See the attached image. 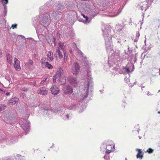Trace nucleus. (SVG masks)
<instances>
[{
  "label": "nucleus",
  "instance_id": "1",
  "mask_svg": "<svg viewBox=\"0 0 160 160\" xmlns=\"http://www.w3.org/2000/svg\"><path fill=\"white\" fill-rule=\"evenodd\" d=\"M102 30L103 35L105 41L106 49L108 52H110L112 50V36L111 34V31L105 28L104 29H102Z\"/></svg>",
  "mask_w": 160,
  "mask_h": 160
},
{
  "label": "nucleus",
  "instance_id": "2",
  "mask_svg": "<svg viewBox=\"0 0 160 160\" xmlns=\"http://www.w3.org/2000/svg\"><path fill=\"white\" fill-rule=\"evenodd\" d=\"M92 78L89 77L88 78L87 82L85 83V88L86 89L83 90L82 93L80 94V101L82 102L86 98L88 95V89L89 87L92 86Z\"/></svg>",
  "mask_w": 160,
  "mask_h": 160
},
{
  "label": "nucleus",
  "instance_id": "3",
  "mask_svg": "<svg viewBox=\"0 0 160 160\" xmlns=\"http://www.w3.org/2000/svg\"><path fill=\"white\" fill-rule=\"evenodd\" d=\"M78 2L77 0V7L80 10L85 12L86 13H90L91 10L90 8V5L87 3L88 1L80 0Z\"/></svg>",
  "mask_w": 160,
  "mask_h": 160
},
{
  "label": "nucleus",
  "instance_id": "4",
  "mask_svg": "<svg viewBox=\"0 0 160 160\" xmlns=\"http://www.w3.org/2000/svg\"><path fill=\"white\" fill-rule=\"evenodd\" d=\"M126 58V56L124 58V56L121 53L120 51L119 50H115L112 54V56L108 58L109 61H112L114 63L116 62L119 61L122 59Z\"/></svg>",
  "mask_w": 160,
  "mask_h": 160
},
{
  "label": "nucleus",
  "instance_id": "5",
  "mask_svg": "<svg viewBox=\"0 0 160 160\" xmlns=\"http://www.w3.org/2000/svg\"><path fill=\"white\" fill-rule=\"evenodd\" d=\"M63 72V71L62 69L61 68H59L55 75L53 77V81L56 82V81H58L59 80V82L60 84H65L66 82V77H64L60 79V76Z\"/></svg>",
  "mask_w": 160,
  "mask_h": 160
},
{
  "label": "nucleus",
  "instance_id": "6",
  "mask_svg": "<svg viewBox=\"0 0 160 160\" xmlns=\"http://www.w3.org/2000/svg\"><path fill=\"white\" fill-rule=\"evenodd\" d=\"M64 55L63 61L62 63H65L67 60L68 58V55L66 53L65 50H62L58 48H56V53L55 55L56 57H58L60 59L62 58Z\"/></svg>",
  "mask_w": 160,
  "mask_h": 160
},
{
  "label": "nucleus",
  "instance_id": "7",
  "mask_svg": "<svg viewBox=\"0 0 160 160\" xmlns=\"http://www.w3.org/2000/svg\"><path fill=\"white\" fill-rule=\"evenodd\" d=\"M19 123L21 125L22 128L26 133L29 132L30 130L29 122L26 120L24 121L21 120L19 121Z\"/></svg>",
  "mask_w": 160,
  "mask_h": 160
},
{
  "label": "nucleus",
  "instance_id": "8",
  "mask_svg": "<svg viewBox=\"0 0 160 160\" xmlns=\"http://www.w3.org/2000/svg\"><path fill=\"white\" fill-rule=\"evenodd\" d=\"M42 18L41 20V24L44 27L48 26L50 24V20L47 14H45L42 16Z\"/></svg>",
  "mask_w": 160,
  "mask_h": 160
},
{
  "label": "nucleus",
  "instance_id": "9",
  "mask_svg": "<svg viewBox=\"0 0 160 160\" xmlns=\"http://www.w3.org/2000/svg\"><path fill=\"white\" fill-rule=\"evenodd\" d=\"M63 93L66 94H69L72 92V87L69 85L64 86L62 88Z\"/></svg>",
  "mask_w": 160,
  "mask_h": 160
},
{
  "label": "nucleus",
  "instance_id": "10",
  "mask_svg": "<svg viewBox=\"0 0 160 160\" xmlns=\"http://www.w3.org/2000/svg\"><path fill=\"white\" fill-rule=\"evenodd\" d=\"M79 70L80 68L77 62H75L72 68V73L74 75H77L79 73Z\"/></svg>",
  "mask_w": 160,
  "mask_h": 160
},
{
  "label": "nucleus",
  "instance_id": "11",
  "mask_svg": "<svg viewBox=\"0 0 160 160\" xmlns=\"http://www.w3.org/2000/svg\"><path fill=\"white\" fill-rule=\"evenodd\" d=\"M149 0H147V1L142 2L140 4V6L141 7V9L142 10L146 11L149 7L150 4L149 2Z\"/></svg>",
  "mask_w": 160,
  "mask_h": 160
},
{
  "label": "nucleus",
  "instance_id": "12",
  "mask_svg": "<svg viewBox=\"0 0 160 160\" xmlns=\"http://www.w3.org/2000/svg\"><path fill=\"white\" fill-rule=\"evenodd\" d=\"M68 81L72 85L76 86L78 82L76 79L72 76H69L67 78Z\"/></svg>",
  "mask_w": 160,
  "mask_h": 160
},
{
  "label": "nucleus",
  "instance_id": "13",
  "mask_svg": "<svg viewBox=\"0 0 160 160\" xmlns=\"http://www.w3.org/2000/svg\"><path fill=\"white\" fill-rule=\"evenodd\" d=\"M11 139V138L8 137V136H2V138L0 139V142H5L8 144H10L13 143V142Z\"/></svg>",
  "mask_w": 160,
  "mask_h": 160
},
{
  "label": "nucleus",
  "instance_id": "14",
  "mask_svg": "<svg viewBox=\"0 0 160 160\" xmlns=\"http://www.w3.org/2000/svg\"><path fill=\"white\" fill-rule=\"evenodd\" d=\"M66 110L64 107H62L61 108L60 110L57 111V113L60 115L63 113V115L62 116V118L64 120H68L69 119V115L68 114H64Z\"/></svg>",
  "mask_w": 160,
  "mask_h": 160
},
{
  "label": "nucleus",
  "instance_id": "15",
  "mask_svg": "<svg viewBox=\"0 0 160 160\" xmlns=\"http://www.w3.org/2000/svg\"><path fill=\"white\" fill-rule=\"evenodd\" d=\"M121 10L119 9L118 11L117 9H113L112 10H110L108 15L111 17H114L117 16L120 13Z\"/></svg>",
  "mask_w": 160,
  "mask_h": 160
},
{
  "label": "nucleus",
  "instance_id": "16",
  "mask_svg": "<svg viewBox=\"0 0 160 160\" xmlns=\"http://www.w3.org/2000/svg\"><path fill=\"white\" fill-rule=\"evenodd\" d=\"M61 16V12H58V14L56 15V12H54L53 11H51L50 12L49 17L50 18H52L55 19H57Z\"/></svg>",
  "mask_w": 160,
  "mask_h": 160
},
{
  "label": "nucleus",
  "instance_id": "17",
  "mask_svg": "<svg viewBox=\"0 0 160 160\" xmlns=\"http://www.w3.org/2000/svg\"><path fill=\"white\" fill-rule=\"evenodd\" d=\"M51 93L55 95H57L59 92L58 88L55 85L52 86L50 88Z\"/></svg>",
  "mask_w": 160,
  "mask_h": 160
},
{
  "label": "nucleus",
  "instance_id": "18",
  "mask_svg": "<svg viewBox=\"0 0 160 160\" xmlns=\"http://www.w3.org/2000/svg\"><path fill=\"white\" fill-rule=\"evenodd\" d=\"M38 93L43 96L46 95L47 94L48 92L45 87H43L39 88L38 91Z\"/></svg>",
  "mask_w": 160,
  "mask_h": 160
},
{
  "label": "nucleus",
  "instance_id": "19",
  "mask_svg": "<svg viewBox=\"0 0 160 160\" xmlns=\"http://www.w3.org/2000/svg\"><path fill=\"white\" fill-rule=\"evenodd\" d=\"M19 98L15 97L10 100L8 102V104L9 105H12L15 104L19 101Z\"/></svg>",
  "mask_w": 160,
  "mask_h": 160
},
{
  "label": "nucleus",
  "instance_id": "20",
  "mask_svg": "<svg viewBox=\"0 0 160 160\" xmlns=\"http://www.w3.org/2000/svg\"><path fill=\"white\" fill-rule=\"evenodd\" d=\"M14 67L17 70H19L20 69V62L17 58H15L14 59Z\"/></svg>",
  "mask_w": 160,
  "mask_h": 160
},
{
  "label": "nucleus",
  "instance_id": "21",
  "mask_svg": "<svg viewBox=\"0 0 160 160\" xmlns=\"http://www.w3.org/2000/svg\"><path fill=\"white\" fill-rule=\"evenodd\" d=\"M83 17L85 18V20H82L81 21L85 24H87L89 23L91 20L92 18H88L87 16H86L84 14H82Z\"/></svg>",
  "mask_w": 160,
  "mask_h": 160
},
{
  "label": "nucleus",
  "instance_id": "22",
  "mask_svg": "<svg viewBox=\"0 0 160 160\" xmlns=\"http://www.w3.org/2000/svg\"><path fill=\"white\" fill-rule=\"evenodd\" d=\"M7 60L8 62L10 64L12 63V60L13 59V57L12 56L10 55L8 53L6 54Z\"/></svg>",
  "mask_w": 160,
  "mask_h": 160
},
{
  "label": "nucleus",
  "instance_id": "23",
  "mask_svg": "<svg viewBox=\"0 0 160 160\" xmlns=\"http://www.w3.org/2000/svg\"><path fill=\"white\" fill-rule=\"evenodd\" d=\"M47 57L48 58V60L49 61H52L53 59V54L52 52H49L47 54Z\"/></svg>",
  "mask_w": 160,
  "mask_h": 160
},
{
  "label": "nucleus",
  "instance_id": "24",
  "mask_svg": "<svg viewBox=\"0 0 160 160\" xmlns=\"http://www.w3.org/2000/svg\"><path fill=\"white\" fill-rule=\"evenodd\" d=\"M136 150L138 151V152L137 155V158H139L140 159H142L143 157V155L141 154L142 153V151H141V150L139 149H137Z\"/></svg>",
  "mask_w": 160,
  "mask_h": 160
},
{
  "label": "nucleus",
  "instance_id": "25",
  "mask_svg": "<svg viewBox=\"0 0 160 160\" xmlns=\"http://www.w3.org/2000/svg\"><path fill=\"white\" fill-rule=\"evenodd\" d=\"M106 145L105 144H103L102 145V146L100 148L101 149V150H103L102 149V148H104L103 149V150L104 149H106V152L108 154L109 153L111 152V150L109 149L108 148H106Z\"/></svg>",
  "mask_w": 160,
  "mask_h": 160
},
{
  "label": "nucleus",
  "instance_id": "26",
  "mask_svg": "<svg viewBox=\"0 0 160 160\" xmlns=\"http://www.w3.org/2000/svg\"><path fill=\"white\" fill-rule=\"evenodd\" d=\"M58 46L56 48H58L62 50H65V46L64 45V43L62 42H59L58 43Z\"/></svg>",
  "mask_w": 160,
  "mask_h": 160
},
{
  "label": "nucleus",
  "instance_id": "27",
  "mask_svg": "<svg viewBox=\"0 0 160 160\" xmlns=\"http://www.w3.org/2000/svg\"><path fill=\"white\" fill-rule=\"evenodd\" d=\"M1 2L4 7H7L6 5L8 3V0H1Z\"/></svg>",
  "mask_w": 160,
  "mask_h": 160
},
{
  "label": "nucleus",
  "instance_id": "28",
  "mask_svg": "<svg viewBox=\"0 0 160 160\" xmlns=\"http://www.w3.org/2000/svg\"><path fill=\"white\" fill-rule=\"evenodd\" d=\"M45 61H46V59L44 57H42L41 59V63L42 65V67H43V64H45Z\"/></svg>",
  "mask_w": 160,
  "mask_h": 160
},
{
  "label": "nucleus",
  "instance_id": "29",
  "mask_svg": "<svg viewBox=\"0 0 160 160\" xmlns=\"http://www.w3.org/2000/svg\"><path fill=\"white\" fill-rule=\"evenodd\" d=\"M7 106L6 105L4 104H1L0 105V109L1 111L4 110L6 108Z\"/></svg>",
  "mask_w": 160,
  "mask_h": 160
},
{
  "label": "nucleus",
  "instance_id": "30",
  "mask_svg": "<svg viewBox=\"0 0 160 160\" xmlns=\"http://www.w3.org/2000/svg\"><path fill=\"white\" fill-rule=\"evenodd\" d=\"M46 67H48L49 69L52 68V66L49 64L48 62H46L45 64Z\"/></svg>",
  "mask_w": 160,
  "mask_h": 160
},
{
  "label": "nucleus",
  "instance_id": "31",
  "mask_svg": "<svg viewBox=\"0 0 160 160\" xmlns=\"http://www.w3.org/2000/svg\"><path fill=\"white\" fill-rule=\"evenodd\" d=\"M140 35V34L139 32H138L136 33V38L134 40L135 42H136L138 41V38L139 37Z\"/></svg>",
  "mask_w": 160,
  "mask_h": 160
},
{
  "label": "nucleus",
  "instance_id": "32",
  "mask_svg": "<svg viewBox=\"0 0 160 160\" xmlns=\"http://www.w3.org/2000/svg\"><path fill=\"white\" fill-rule=\"evenodd\" d=\"M153 150L151 148H149L148 149L147 152H148L149 153H151L153 152Z\"/></svg>",
  "mask_w": 160,
  "mask_h": 160
},
{
  "label": "nucleus",
  "instance_id": "33",
  "mask_svg": "<svg viewBox=\"0 0 160 160\" xmlns=\"http://www.w3.org/2000/svg\"><path fill=\"white\" fill-rule=\"evenodd\" d=\"M112 147V145H107V146L106 147V148H108L109 149L111 150Z\"/></svg>",
  "mask_w": 160,
  "mask_h": 160
},
{
  "label": "nucleus",
  "instance_id": "34",
  "mask_svg": "<svg viewBox=\"0 0 160 160\" xmlns=\"http://www.w3.org/2000/svg\"><path fill=\"white\" fill-rule=\"evenodd\" d=\"M60 36V32H59L57 33V34L56 38L57 39H58L59 38Z\"/></svg>",
  "mask_w": 160,
  "mask_h": 160
},
{
  "label": "nucleus",
  "instance_id": "35",
  "mask_svg": "<svg viewBox=\"0 0 160 160\" xmlns=\"http://www.w3.org/2000/svg\"><path fill=\"white\" fill-rule=\"evenodd\" d=\"M4 10L5 12V15H4V17L5 16L7 15V7H4Z\"/></svg>",
  "mask_w": 160,
  "mask_h": 160
},
{
  "label": "nucleus",
  "instance_id": "36",
  "mask_svg": "<svg viewBox=\"0 0 160 160\" xmlns=\"http://www.w3.org/2000/svg\"><path fill=\"white\" fill-rule=\"evenodd\" d=\"M47 79L48 78H46L44 80H42L40 82L41 85H42V84H43V83L45 82V81H46Z\"/></svg>",
  "mask_w": 160,
  "mask_h": 160
},
{
  "label": "nucleus",
  "instance_id": "37",
  "mask_svg": "<svg viewBox=\"0 0 160 160\" xmlns=\"http://www.w3.org/2000/svg\"><path fill=\"white\" fill-rule=\"evenodd\" d=\"M124 69H125V70L126 71L128 72V73H129L130 72V71L129 70V69L128 68H127V67H125L124 68Z\"/></svg>",
  "mask_w": 160,
  "mask_h": 160
},
{
  "label": "nucleus",
  "instance_id": "38",
  "mask_svg": "<svg viewBox=\"0 0 160 160\" xmlns=\"http://www.w3.org/2000/svg\"><path fill=\"white\" fill-rule=\"evenodd\" d=\"M17 24H13L12 25L11 27L13 29H14L15 28H17Z\"/></svg>",
  "mask_w": 160,
  "mask_h": 160
},
{
  "label": "nucleus",
  "instance_id": "39",
  "mask_svg": "<svg viewBox=\"0 0 160 160\" xmlns=\"http://www.w3.org/2000/svg\"><path fill=\"white\" fill-rule=\"evenodd\" d=\"M75 107V105H73L72 106V107L71 108L69 107V109L71 110H73V109Z\"/></svg>",
  "mask_w": 160,
  "mask_h": 160
},
{
  "label": "nucleus",
  "instance_id": "40",
  "mask_svg": "<svg viewBox=\"0 0 160 160\" xmlns=\"http://www.w3.org/2000/svg\"><path fill=\"white\" fill-rule=\"evenodd\" d=\"M33 62L31 60H29L28 62V64H30V65H32V64Z\"/></svg>",
  "mask_w": 160,
  "mask_h": 160
},
{
  "label": "nucleus",
  "instance_id": "41",
  "mask_svg": "<svg viewBox=\"0 0 160 160\" xmlns=\"http://www.w3.org/2000/svg\"><path fill=\"white\" fill-rule=\"evenodd\" d=\"M5 92L3 91L0 88V94H2L4 93Z\"/></svg>",
  "mask_w": 160,
  "mask_h": 160
},
{
  "label": "nucleus",
  "instance_id": "42",
  "mask_svg": "<svg viewBox=\"0 0 160 160\" xmlns=\"http://www.w3.org/2000/svg\"><path fill=\"white\" fill-rule=\"evenodd\" d=\"M147 95L149 96H151L152 95V94L151 93H150L149 91H148L147 92Z\"/></svg>",
  "mask_w": 160,
  "mask_h": 160
},
{
  "label": "nucleus",
  "instance_id": "43",
  "mask_svg": "<svg viewBox=\"0 0 160 160\" xmlns=\"http://www.w3.org/2000/svg\"><path fill=\"white\" fill-rule=\"evenodd\" d=\"M126 40H125V41H123L122 40H120V41H118V42H119V43H121V44H122V42H124Z\"/></svg>",
  "mask_w": 160,
  "mask_h": 160
},
{
  "label": "nucleus",
  "instance_id": "44",
  "mask_svg": "<svg viewBox=\"0 0 160 160\" xmlns=\"http://www.w3.org/2000/svg\"><path fill=\"white\" fill-rule=\"evenodd\" d=\"M36 32H37V33H38V32H39V31L40 30H39V29H38V27H36Z\"/></svg>",
  "mask_w": 160,
  "mask_h": 160
},
{
  "label": "nucleus",
  "instance_id": "45",
  "mask_svg": "<svg viewBox=\"0 0 160 160\" xmlns=\"http://www.w3.org/2000/svg\"><path fill=\"white\" fill-rule=\"evenodd\" d=\"M6 96H9L10 95V93L9 92H7L5 94Z\"/></svg>",
  "mask_w": 160,
  "mask_h": 160
},
{
  "label": "nucleus",
  "instance_id": "46",
  "mask_svg": "<svg viewBox=\"0 0 160 160\" xmlns=\"http://www.w3.org/2000/svg\"><path fill=\"white\" fill-rule=\"evenodd\" d=\"M18 36L20 37H21L22 38H25V37L23 36H22V35H19Z\"/></svg>",
  "mask_w": 160,
  "mask_h": 160
},
{
  "label": "nucleus",
  "instance_id": "47",
  "mask_svg": "<svg viewBox=\"0 0 160 160\" xmlns=\"http://www.w3.org/2000/svg\"><path fill=\"white\" fill-rule=\"evenodd\" d=\"M49 112H50V111H49ZM44 112L45 113H47V112H48V110H45Z\"/></svg>",
  "mask_w": 160,
  "mask_h": 160
},
{
  "label": "nucleus",
  "instance_id": "48",
  "mask_svg": "<svg viewBox=\"0 0 160 160\" xmlns=\"http://www.w3.org/2000/svg\"><path fill=\"white\" fill-rule=\"evenodd\" d=\"M2 51L0 50V55H2Z\"/></svg>",
  "mask_w": 160,
  "mask_h": 160
},
{
  "label": "nucleus",
  "instance_id": "49",
  "mask_svg": "<svg viewBox=\"0 0 160 160\" xmlns=\"http://www.w3.org/2000/svg\"><path fill=\"white\" fill-rule=\"evenodd\" d=\"M136 59L135 58V59H134V62H136Z\"/></svg>",
  "mask_w": 160,
  "mask_h": 160
},
{
  "label": "nucleus",
  "instance_id": "50",
  "mask_svg": "<svg viewBox=\"0 0 160 160\" xmlns=\"http://www.w3.org/2000/svg\"><path fill=\"white\" fill-rule=\"evenodd\" d=\"M139 130H140V129H138V130H137V132H138L139 131Z\"/></svg>",
  "mask_w": 160,
  "mask_h": 160
},
{
  "label": "nucleus",
  "instance_id": "51",
  "mask_svg": "<svg viewBox=\"0 0 160 160\" xmlns=\"http://www.w3.org/2000/svg\"><path fill=\"white\" fill-rule=\"evenodd\" d=\"M139 139H141V137H140V136H139Z\"/></svg>",
  "mask_w": 160,
  "mask_h": 160
},
{
  "label": "nucleus",
  "instance_id": "52",
  "mask_svg": "<svg viewBox=\"0 0 160 160\" xmlns=\"http://www.w3.org/2000/svg\"><path fill=\"white\" fill-rule=\"evenodd\" d=\"M159 74L160 75V69L159 70Z\"/></svg>",
  "mask_w": 160,
  "mask_h": 160
},
{
  "label": "nucleus",
  "instance_id": "53",
  "mask_svg": "<svg viewBox=\"0 0 160 160\" xmlns=\"http://www.w3.org/2000/svg\"><path fill=\"white\" fill-rule=\"evenodd\" d=\"M132 67H133V68L134 69V66L133 65H132Z\"/></svg>",
  "mask_w": 160,
  "mask_h": 160
},
{
  "label": "nucleus",
  "instance_id": "54",
  "mask_svg": "<svg viewBox=\"0 0 160 160\" xmlns=\"http://www.w3.org/2000/svg\"><path fill=\"white\" fill-rule=\"evenodd\" d=\"M144 87H144V86H143V87H142V88H144Z\"/></svg>",
  "mask_w": 160,
  "mask_h": 160
},
{
  "label": "nucleus",
  "instance_id": "55",
  "mask_svg": "<svg viewBox=\"0 0 160 160\" xmlns=\"http://www.w3.org/2000/svg\"><path fill=\"white\" fill-rule=\"evenodd\" d=\"M104 158L105 159H106V157H105V156H104Z\"/></svg>",
  "mask_w": 160,
  "mask_h": 160
},
{
  "label": "nucleus",
  "instance_id": "56",
  "mask_svg": "<svg viewBox=\"0 0 160 160\" xmlns=\"http://www.w3.org/2000/svg\"><path fill=\"white\" fill-rule=\"evenodd\" d=\"M143 23V22H141V25H142Z\"/></svg>",
  "mask_w": 160,
  "mask_h": 160
},
{
  "label": "nucleus",
  "instance_id": "57",
  "mask_svg": "<svg viewBox=\"0 0 160 160\" xmlns=\"http://www.w3.org/2000/svg\"><path fill=\"white\" fill-rule=\"evenodd\" d=\"M81 52V55L82 56V54H83V53H82L81 51H80Z\"/></svg>",
  "mask_w": 160,
  "mask_h": 160
},
{
  "label": "nucleus",
  "instance_id": "58",
  "mask_svg": "<svg viewBox=\"0 0 160 160\" xmlns=\"http://www.w3.org/2000/svg\"><path fill=\"white\" fill-rule=\"evenodd\" d=\"M24 91H27V89L26 90H23Z\"/></svg>",
  "mask_w": 160,
  "mask_h": 160
},
{
  "label": "nucleus",
  "instance_id": "59",
  "mask_svg": "<svg viewBox=\"0 0 160 160\" xmlns=\"http://www.w3.org/2000/svg\"><path fill=\"white\" fill-rule=\"evenodd\" d=\"M85 63H87V61H85Z\"/></svg>",
  "mask_w": 160,
  "mask_h": 160
},
{
  "label": "nucleus",
  "instance_id": "60",
  "mask_svg": "<svg viewBox=\"0 0 160 160\" xmlns=\"http://www.w3.org/2000/svg\"><path fill=\"white\" fill-rule=\"evenodd\" d=\"M158 113H160V111H158Z\"/></svg>",
  "mask_w": 160,
  "mask_h": 160
},
{
  "label": "nucleus",
  "instance_id": "61",
  "mask_svg": "<svg viewBox=\"0 0 160 160\" xmlns=\"http://www.w3.org/2000/svg\"><path fill=\"white\" fill-rule=\"evenodd\" d=\"M58 8L59 9H60V8Z\"/></svg>",
  "mask_w": 160,
  "mask_h": 160
},
{
  "label": "nucleus",
  "instance_id": "62",
  "mask_svg": "<svg viewBox=\"0 0 160 160\" xmlns=\"http://www.w3.org/2000/svg\"><path fill=\"white\" fill-rule=\"evenodd\" d=\"M158 92H160V90L158 91Z\"/></svg>",
  "mask_w": 160,
  "mask_h": 160
},
{
  "label": "nucleus",
  "instance_id": "63",
  "mask_svg": "<svg viewBox=\"0 0 160 160\" xmlns=\"http://www.w3.org/2000/svg\"><path fill=\"white\" fill-rule=\"evenodd\" d=\"M146 42V40H145V42Z\"/></svg>",
  "mask_w": 160,
  "mask_h": 160
},
{
  "label": "nucleus",
  "instance_id": "64",
  "mask_svg": "<svg viewBox=\"0 0 160 160\" xmlns=\"http://www.w3.org/2000/svg\"><path fill=\"white\" fill-rule=\"evenodd\" d=\"M100 91L102 92V91H101V90H100Z\"/></svg>",
  "mask_w": 160,
  "mask_h": 160
}]
</instances>
